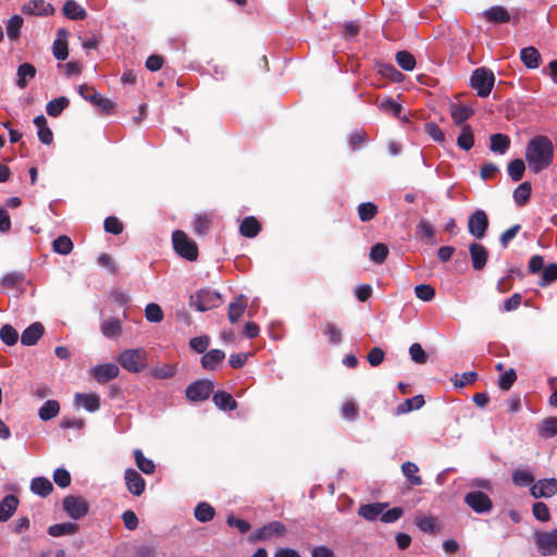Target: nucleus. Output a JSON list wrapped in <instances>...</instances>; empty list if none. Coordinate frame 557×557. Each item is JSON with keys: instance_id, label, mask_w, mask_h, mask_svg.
<instances>
[{"instance_id": "nucleus-25", "label": "nucleus", "mask_w": 557, "mask_h": 557, "mask_svg": "<svg viewBox=\"0 0 557 557\" xmlns=\"http://www.w3.org/2000/svg\"><path fill=\"white\" fill-rule=\"evenodd\" d=\"M520 59L529 69H536L541 62V54L534 47H527L520 51Z\"/></svg>"}, {"instance_id": "nucleus-41", "label": "nucleus", "mask_w": 557, "mask_h": 557, "mask_svg": "<svg viewBox=\"0 0 557 557\" xmlns=\"http://www.w3.org/2000/svg\"><path fill=\"white\" fill-rule=\"evenodd\" d=\"M23 18L20 15H13L7 23V35L9 39L16 40L20 37Z\"/></svg>"}, {"instance_id": "nucleus-24", "label": "nucleus", "mask_w": 557, "mask_h": 557, "mask_svg": "<svg viewBox=\"0 0 557 557\" xmlns=\"http://www.w3.org/2000/svg\"><path fill=\"white\" fill-rule=\"evenodd\" d=\"M212 400L218 408L225 411L235 410L237 408V403L232 397V395L223 391L216 392L213 395Z\"/></svg>"}, {"instance_id": "nucleus-44", "label": "nucleus", "mask_w": 557, "mask_h": 557, "mask_svg": "<svg viewBox=\"0 0 557 557\" xmlns=\"http://www.w3.org/2000/svg\"><path fill=\"white\" fill-rule=\"evenodd\" d=\"M90 102L95 104L102 113H110L114 108V103L110 99L102 97L98 92H92L90 96Z\"/></svg>"}, {"instance_id": "nucleus-4", "label": "nucleus", "mask_w": 557, "mask_h": 557, "mask_svg": "<svg viewBox=\"0 0 557 557\" xmlns=\"http://www.w3.org/2000/svg\"><path fill=\"white\" fill-rule=\"evenodd\" d=\"M175 251L183 258L194 261L198 257V248L194 240L183 231H175L172 235Z\"/></svg>"}, {"instance_id": "nucleus-53", "label": "nucleus", "mask_w": 557, "mask_h": 557, "mask_svg": "<svg viewBox=\"0 0 557 557\" xmlns=\"http://www.w3.org/2000/svg\"><path fill=\"white\" fill-rule=\"evenodd\" d=\"M146 319L150 322L159 323L163 320V312L159 305L148 304L145 309Z\"/></svg>"}, {"instance_id": "nucleus-55", "label": "nucleus", "mask_w": 557, "mask_h": 557, "mask_svg": "<svg viewBox=\"0 0 557 557\" xmlns=\"http://www.w3.org/2000/svg\"><path fill=\"white\" fill-rule=\"evenodd\" d=\"M424 405V399L422 396H414L412 398L406 399L404 404L398 406V412L405 413L411 411L413 409H420Z\"/></svg>"}, {"instance_id": "nucleus-52", "label": "nucleus", "mask_w": 557, "mask_h": 557, "mask_svg": "<svg viewBox=\"0 0 557 557\" xmlns=\"http://www.w3.org/2000/svg\"><path fill=\"white\" fill-rule=\"evenodd\" d=\"M416 235L419 237H424L429 243L433 244L434 228L429 221L422 219L417 225Z\"/></svg>"}, {"instance_id": "nucleus-17", "label": "nucleus", "mask_w": 557, "mask_h": 557, "mask_svg": "<svg viewBox=\"0 0 557 557\" xmlns=\"http://www.w3.org/2000/svg\"><path fill=\"white\" fill-rule=\"evenodd\" d=\"M44 325L40 322H34L26 330H24L21 336V342L25 346H33L44 335Z\"/></svg>"}, {"instance_id": "nucleus-13", "label": "nucleus", "mask_w": 557, "mask_h": 557, "mask_svg": "<svg viewBox=\"0 0 557 557\" xmlns=\"http://www.w3.org/2000/svg\"><path fill=\"white\" fill-rule=\"evenodd\" d=\"M125 483L127 490L136 495L139 496L144 493L146 487V482L143 479V476L134 469H126L124 474Z\"/></svg>"}, {"instance_id": "nucleus-8", "label": "nucleus", "mask_w": 557, "mask_h": 557, "mask_svg": "<svg viewBox=\"0 0 557 557\" xmlns=\"http://www.w3.org/2000/svg\"><path fill=\"white\" fill-rule=\"evenodd\" d=\"M487 227L488 219L483 210L479 209L469 216L468 231L475 238H483L485 236Z\"/></svg>"}, {"instance_id": "nucleus-42", "label": "nucleus", "mask_w": 557, "mask_h": 557, "mask_svg": "<svg viewBox=\"0 0 557 557\" xmlns=\"http://www.w3.org/2000/svg\"><path fill=\"white\" fill-rule=\"evenodd\" d=\"M134 457L137 467L146 474H152L154 472V463L151 459L144 456L140 449H135Z\"/></svg>"}, {"instance_id": "nucleus-45", "label": "nucleus", "mask_w": 557, "mask_h": 557, "mask_svg": "<svg viewBox=\"0 0 557 557\" xmlns=\"http://www.w3.org/2000/svg\"><path fill=\"white\" fill-rule=\"evenodd\" d=\"M211 219L208 214H198L195 216L193 228L198 235H206L210 228Z\"/></svg>"}, {"instance_id": "nucleus-63", "label": "nucleus", "mask_w": 557, "mask_h": 557, "mask_svg": "<svg viewBox=\"0 0 557 557\" xmlns=\"http://www.w3.org/2000/svg\"><path fill=\"white\" fill-rule=\"evenodd\" d=\"M341 412L343 418L350 421L355 420L358 414V408L356 403L354 400L345 401L342 406Z\"/></svg>"}, {"instance_id": "nucleus-61", "label": "nucleus", "mask_w": 557, "mask_h": 557, "mask_svg": "<svg viewBox=\"0 0 557 557\" xmlns=\"http://www.w3.org/2000/svg\"><path fill=\"white\" fill-rule=\"evenodd\" d=\"M53 481L62 488L67 487L71 484V474L64 468H58L53 473Z\"/></svg>"}, {"instance_id": "nucleus-26", "label": "nucleus", "mask_w": 557, "mask_h": 557, "mask_svg": "<svg viewBox=\"0 0 557 557\" xmlns=\"http://www.w3.org/2000/svg\"><path fill=\"white\" fill-rule=\"evenodd\" d=\"M52 490V483L47 478H34L30 482V491L41 497L48 496Z\"/></svg>"}, {"instance_id": "nucleus-58", "label": "nucleus", "mask_w": 557, "mask_h": 557, "mask_svg": "<svg viewBox=\"0 0 557 557\" xmlns=\"http://www.w3.org/2000/svg\"><path fill=\"white\" fill-rule=\"evenodd\" d=\"M517 380V374L513 369H509L505 371L498 379V386L503 391H508L515 381Z\"/></svg>"}, {"instance_id": "nucleus-37", "label": "nucleus", "mask_w": 557, "mask_h": 557, "mask_svg": "<svg viewBox=\"0 0 557 557\" xmlns=\"http://www.w3.org/2000/svg\"><path fill=\"white\" fill-rule=\"evenodd\" d=\"M101 332L106 337H115L121 334L122 326L117 319H109L101 323Z\"/></svg>"}, {"instance_id": "nucleus-43", "label": "nucleus", "mask_w": 557, "mask_h": 557, "mask_svg": "<svg viewBox=\"0 0 557 557\" xmlns=\"http://www.w3.org/2000/svg\"><path fill=\"white\" fill-rule=\"evenodd\" d=\"M403 474L410 481L412 485H421L422 479L417 475L419 471L418 466L413 462L407 461L401 466Z\"/></svg>"}, {"instance_id": "nucleus-35", "label": "nucleus", "mask_w": 557, "mask_h": 557, "mask_svg": "<svg viewBox=\"0 0 557 557\" xmlns=\"http://www.w3.org/2000/svg\"><path fill=\"white\" fill-rule=\"evenodd\" d=\"M457 145L459 148L468 151L474 145V136L471 127L469 125H463L461 128V133L457 138Z\"/></svg>"}, {"instance_id": "nucleus-27", "label": "nucleus", "mask_w": 557, "mask_h": 557, "mask_svg": "<svg viewBox=\"0 0 557 557\" xmlns=\"http://www.w3.org/2000/svg\"><path fill=\"white\" fill-rule=\"evenodd\" d=\"M77 530L78 525L73 522L57 523L48 528V534L53 537H59L75 534Z\"/></svg>"}, {"instance_id": "nucleus-28", "label": "nucleus", "mask_w": 557, "mask_h": 557, "mask_svg": "<svg viewBox=\"0 0 557 557\" xmlns=\"http://www.w3.org/2000/svg\"><path fill=\"white\" fill-rule=\"evenodd\" d=\"M484 17L488 22L493 23H506L510 21V15L508 11L499 5L492 7L488 10L484 11Z\"/></svg>"}, {"instance_id": "nucleus-20", "label": "nucleus", "mask_w": 557, "mask_h": 557, "mask_svg": "<svg viewBox=\"0 0 557 557\" xmlns=\"http://www.w3.org/2000/svg\"><path fill=\"white\" fill-rule=\"evenodd\" d=\"M18 499L14 495H7L0 503V522L8 521L16 511Z\"/></svg>"}, {"instance_id": "nucleus-11", "label": "nucleus", "mask_w": 557, "mask_h": 557, "mask_svg": "<svg viewBox=\"0 0 557 557\" xmlns=\"http://www.w3.org/2000/svg\"><path fill=\"white\" fill-rule=\"evenodd\" d=\"M465 503L475 512L485 513L492 509V500L483 492H470L465 496Z\"/></svg>"}, {"instance_id": "nucleus-47", "label": "nucleus", "mask_w": 557, "mask_h": 557, "mask_svg": "<svg viewBox=\"0 0 557 557\" xmlns=\"http://www.w3.org/2000/svg\"><path fill=\"white\" fill-rule=\"evenodd\" d=\"M531 195V184L528 182L521 183L513 191V199L517 205H524Z\"/></svg>"}, {"instance_id": "nucleus-51", "label": "nucleus", "mask_w": 557, "mask_h": 557, "mask_svg": "<svg viewBox=\"0 0 557 557\" xmlns=\"http://www.w3.org/2000/svg\"><path fill=\"white\" fill-rule=\"evenodd\" d=\"M377 213V207L372 202H363L358 207V214L361 221H370Z\"/></svg>"}, {"instance_id": "nucleus-29", "label": "nucleus", "mask_w": 557, "mask_h": 557, "mask_svg": "<svg viewBox=\"0 0 557 557\" xmlns=\"http://www.w3.org/2000/svg\"><path fill=\"white\" fill-rule=\"evenodd\" d=\"M239 232L245 237H256L260 232V224L253 216H247L239 226Z\"/></svg>"}, {"instance_id": "nucleus-30", "label": "nucleus", "mask_w": 557, "mask_h": 557, "mask_svg": "<svg viewBox=\"0 0 557 557\" xmlns=\"http://www.w3.org/2000/svg\"><path fill=\"white\" fill-rule=\"evenodd\" d=\"M510 145V139L507 135L504 134H494L491 136V146L490 149L499 154H504Z\"/></svg>"}, {"instance_id": "nucleus-50", "label": "nucleus", "mask_w": 557, "mask_h": 557, "mask_svg": "<svg viewBox=\"0 0 557 557\" xmlns=\"http://www.w3.org/2000/svg\"><path fill=\"white\" fill-rule=\"evenodd\" d=\"M387 255V246L381 243L375 244L370 250V259L377 264H382L386 260Z\"/></svg>"}, {"instance_id": "nucleus-6", "label": "nucleus", "mask_w": 557, "mask_h": 557, "mask_svg": "<svg viewBox=\"0 0 557 557\" xmlns=\"http://www.w3.org/2000/svg\"><path fill=\"white\" fill-rule=\"evenodd\" d=\"M219 304L220 295L210 289H202L190 296V305L201 312L215 308Z\"/></svg>"}, {"instance_id": "nucleus-49", "label": "nucleus", "mask_w": 557, "mask_h": 557, "mask_svg": "<svg viewBox=\"0 0 557 557\" xmlns=\"http://www.w3.org/2000/svg\"><path fill=\"white\" fill-rule=\"evenodd\" d=\"M525 164L521 159H515L508 164V174L512 181L518 182L522 178Z\"/></svg>"}, {"instance_id": "nucleus-32", "label": "nucleus", "mask_w": 557, "mask_h": 557, "mask_svg": "<svg viewBox=\"0 0 557 557\" xmlns=\"http://www.w3.org/2000/svg\"><path fill=\"white\" fill-rule=\"evenodd\" d=\"M225 358L224 351L220 349H212L201 358V364L205 369H214Z\"/></svg>"}, {"instance_id": "nucleus-21", "label": "nucleus", "mask_w": 557, "mask_h": 557, "mask_svg": "<svg viewBox=\"0 0 557 557\" xmlns=\"http://www.w3.org/2000/svg\"><path fill=\"white\" fill-rule=\"evenodd\" d=\"M247 308V298L244 295H239L235 301L228 305V319L232 323H236L244 314Z\"/></svg>"}, {"instance_id": "nucleus-12", "label": "nucleus", "mask_w": 557, "mask_h": 557, "mask_svg": "<svg viewBox=\"0 0 557 557\" xmlns=\"http://www.w3.org/2000/svg\"><path fill=\"white\" fill-rule=\"evenodd\" d=\"M530 493L534 498H548L557 494V480L543 479L534 482L530 488Z\"/></svg>"}, {"instance_id": "nucleus-39", "label": "nucleus", "mask_w": 557, "mask_h": 557, "mask_svg": "<svg viewBox=\"0 0 557 557\" xmlns=\"http://www.w3.org/2000/svg\"><path fill=\"white\" fill-rule=\"evenodd\" d=\"M214 508L208 503H200L195 508V518L200 522L211 521L214 517Z\"/></svg>"}, {"instance_id": "nucleus-34", "label": "nucleus", "mask_w": 557, "mask_h": 557, "mask_svg": "<svg viewBox=\"0 0 557 557\" xmlns=\"http://www.w3.org/2000/svg\"><path fill=\"white\" fill-rule=\"evenodd\" d=\"M65 35L63 29H59L58 38L53 42V55L57 60H65L69 55L67 44L62 36Z\"/></svg>"}, {"instance_id": "nucleus-22", "label": "nucleus", "mask_w": 557, "mask_h": 557, "mask_svg": "<svg viewBox=\"0 0 557 557\" xmlns=\"http://www.w3.org/2000/svg\"><path fill=\"white\" fill-rule=\"evenodd\" d=\"M34 124L36 125L38 132L39 140L45 145H50L53 141L52 131L47 125V120L44 115H38L34 119Z\"/></svg>"}, {"instance_id": "nucleus-3", "label": "nucleus", "mask_w": 557, "mask_h": 557, "mask_svg": "<svg viewBox=\"0 0 557 557\" xmlns=\"http://www.w3.org/2000/svg\"><path fill=\"white\" fill-rule=\"evenodd\" d=\"M495 76L491 70L480 67L473 71L470 77V86L478 91V96L487 97L494 86Z\"/></svg>"}, {"instance_id": "nucleus-54", "label": "nucleus", "mask_w": 557, "mask_h": 557, "mask_svg": "<svg viewBox=\"0 0 557 557\" xmlns=\"http://www.w3.org/2000/svg\"><path fill=\"white\" fill-rule=\"evenodd\" d=\"M0 338L9 346L16 344L18 339L17 332L9 324H5L0 330Z\"/></svg>"}, {"instance_id": "nucleus-18", "label": "nucleus", "mask_w": 557, "mask_h": 557, "mask_svg": "<svg viewBox=\"0 0 557 557\" xmlns=\"http://www.w3.org/2000/svg\"><path fill=\"white\" fill-rule=\"evenodd\" d=\"M449 113L456 125L463 126V123L472 116L474 111L469 106L451 103L449 107Z\"/></svg>"}, {"instance_id": "nucleus-60", "label": "nucleus", "mask_w": 557, "mask_h": 557, "mask_svg": "<svg viewBox=\"0 0 557 557\" xmlns=\"http://www.w3.org/2000/svg\"><path fill=\"white\" fill-rule=\"evenodd\" d=\"M557 434V418H548L542 422L541 435L552 437Z\"/></svg>"}, {"instance_id": "nucleus-23", "label": "nucleus", "mask_w": 557, "mask_h": 557, "mask_svg": "<svg viewBox=\"0 0 557 557\" xmlns=\"http://www.w3.org/2000/svg\"><path fill=\"white\" fill-rule=\"evenodd\" d=\"M384 508L385 504L382 503L367 504L359 507L358 515L368 521H374L379 517L381 518V513Z\"/></svg>"}, {"instance_id": "nucleus-56", "label": "nucleus", "mask_w": 557, "mask_h": 557, "mask_svg": "<svg viewBox=\"0 0 557 557\" xmlns=\"http://www.w3.org/2000/svg\"><path fill=\"white\" fill-rule=\"evenodd\" d=\"M417 298L423 301H431L435 297V289L428 284H420L414 287Z\"/></svg>"}, {"instance_id": "nucleus-36", "label": "nucleus", "mask_w": 557, "mask_h": 557, "mask_svg": "<svg viewBox=\"0 0 557 557\" xmlns=\"http://www.w3.org/2000/svg\"><path fill=\"white\" fill-rule=\"evenodd\" d=\"M60 411V406L57 400H47L39 409L38 416L41 420L48 421L54 418Z\"/></svg>"}, {"instance_id": "nucleus-62", "label": "nucleus", "mask_w": 557, "mask_h": 557, "mask_svg": "<svg viewBox=\"0 0 557 557\" xmlns=\"http://www.w3.org/2000/svg\"><path fill=\"white\" fill-rule=\"evenodd\" d=\"M379 72L394 82H400L404 75L393 64H382Z\"/></svg>"}, {"instance_id": "nucleus-19", "label": "nucleus", "mask_w": 557, "mask_h": 557, "mask_svg": "<svg viewBox=\"0 0 557 557\" xmlns=\"http://www.w3.org/2000/svg\"><path fill=\"white\" fill-rule=\"evenodd\" d=\"M74 403L77 406L84 407L89 412H95L100 408V398L97 394L94 393H76L74 396Z\"/></svg>"}, {"instance_id": "nucleus-2", "label": "nucleus", "mask_w": 557, "mask_h": 557, "mask_svg": "<svg viewBox=\"0 0 557 557\" xmlns=\"http://www.w3.org/2000/svg\"><path fill=\"white\" fill-rule=\"evenodd\" d=\"M117 361L128 372L138 373L147 367V352L143 348L125 349L119 355Z\"/></svg>"}, {"instance_id": "nucleus-64", "label": "nucleus", "mask_w": 557, "mask_h": 557, "mask_svg": "<svg viewBox=\"0 0 557 557\" xmlns=\"http://www.w3.org/2000/svg\"><path fill=\"white\" fill-rule=\"evenodd\" d=\"M557 280V264L552 263L543 269L542 285H547Z\"/></svg>"}, {"instance_id": "nucleus-33", "label": "nucleus", "mask_w": 557, "mask_h": 557, "mask_svg": "<svg viewBox=\"0 0 557 557\" xmlns=\"http://www.w3.org/2000/svg\"><path fill=\"white\" fill-rule=\"evenodd\" d=\"M63 12L71 20H84L86 17V11L74 0L65 2Z\"/></svg>"}, {"instance_id": "nucleus-31", "label": "nucleus", "mask_w": 557, "mask_h": 557, "mask_svg": "<svg viewBox=\"0 0 557 557\" xmlns=\"http://www.w3.org/2000/svg\"><path fill=\"white\" fill-rule=\"evenodd\" d=\"M36 75V69L29 63H23L17 69V82L16 85L20 88H25L28 79H33Z\"/></svg>"}, {"instance_id": "nucleus-38", "label": "nucleus", "mask_w": 557, "mask_h": 557, "mask_svg": "<svg viewBox=\"0 0 557 557\" xmlns=\"http://www.w3.org/2000/svg\"><path fill=\"white\" fill-rule=\"evenodd\" d=\"M52 247L54 252L66 256L73 250V243L69 236L61 235L53 240Z\"/></svg>"}, {"instance_id": "nucleus-15", "label": "nucleus", "mask_w": 557, "mask_h": 557, "mask_svg": "<svg viewBox=\"0 0 557 557\" xmlns=\"http://www.w3.org/2000/svg\"><path fill=\"white\" fill-rule=\"evenodd\" d=\"M469 252L471 257L472 267L474 270H482L487 261L488 251L486 248L478 243H472L469 246Z\"/></svg>"}, {"instance_id": "nucleus-59", "label": "nucleus", "mask_w": 557, "mask_h": 557, "mask_svg": "<svg viewBox=\"0 0 557 557\" xmlns=\"http://www.w3.org/2000/svg\"><path fill=\"white\" fill-rule=\"evenodd\" d=\"M409 355H410L411 359L416 363H419V364H423L428 360L426 352L424 351L422 346L418 343H414L409 347Z\"/></svg>"}, {"instance_id": "nucleus-1", "label": "nucleus", "mask_w": 557, "mask_h": 557, "mask_svg": "<svg viewBox=\"0 0 557 557\" xmlns=\"http://www.w3.org/2000/svg\"><path fill=\"white\" fill-rule=\"evenodd\" d=\"M553 153L552 141L545 136H535L525 149L529 169L534 173L547 169L552 164Z\"/></svg>"}, {"instance_id": "nucleus-46", "label": "nucleus", "mask_w": 557, "mask_h": 557, "mask_svg": "<svg viewBox=\"0 0 557 557\" xmlns=\"http://www.w3.org/2000/svg\"><path fill=\"white\" fill-rule=\"evenodd\" d=\"M512 481L518 486H532L534 484V476L528 470H516L512 473Z\"/></svg>"}, {"instance_id": "nucleus-14", "label": "nucleus", "mask_w": 557, "mask_h": 557, "mask_svg": "<svg viewBox=\"0 0 557 557\" xmlns=\"http://www.w3.org/2000/svg\"><path fill=\"white\" fill-rule=\"evenodd\" d=\"M92 376L99 383H106L119 375V367L114 363L97 364L91 370Z\"/></svg>"}, {"instance_id": "nucleus-48", "label": "nucleus", "mask_w": 557, "mask_h": 557, "mask_svg": "<svg viewBox=\"0 0 557 557\" xmlns=\"http://www.w3.org/2000/svg\"><path fill=\"white\" fill-rule=\"evenodd\" d=\"M396 62L405 71H412L416 66V59L408 51L397 52Z\"/></svg>"}, {"instance_id": "nucleus-40", "label": "nucleus", "mask_w": 557, "mask_h": 557, "mask_svg": "<svg viewBox=\"0 0 557 557\" xmlns=\"http://www.w3.org/2000/svg\"><path fill=\"white\" fill-rule=\"evenodd\" d=\"M70 101L66 97L53 99L47 103L46 110L50 116L57 117L69 106Z\"/></svg>"}, {"instance_id": "nucleus-9", "label": "nucleus", "mask_w": 557, "mask_h": 557, "mask_svg": "<svg viewBox=\"0 0 557 557\" xmlns=\"http://www.w3.org/2000/svg\"><path fill=\"white\" fill-rule=\"evenodd\" d=\"M287 532L286 527L280 521H272L262 528L258 529L250 541H268L274 536H284Z\"/></svg>"}, {"instance_id": "nucleus-5", "label": "nucleus", "mask_w": 557, "mask_h": 557, "mask_svg": "<svg viewBox=\"0 0 557 557\" xmlns=\"http://www.w3.org/2000/svg\"><path fill=\"white\" fill-rule=\"evenodd\" d=\"M533 539L542 556H550L557 553V528L550 531H534Z\"/></svg>"}, {"instance_id": "nucleus-10", "label": "nucleus", "mask_w": 557, "mask_h": 557, "mask_svg": "<svg viewBox=\"0 0 557 557\" xmlns=\"http://www.w3.org/2000/svg\"><path fill=\"white\" fill-rule=\"evenodd\" d=\"M213 387V383L209 380L197 381L186 388V396L191 401H201L210 396Z\"/></svg>"}, {"instance_id": "nucleus-7", "label": "nucleus", "mask_w": 557, "mask_h": 557, "mask_svg": "<svg viewBox=\"0 0 557 557\" xmlns=\"http://www.w3.org/2000/svg\"><path fill=\"white\" fill-rule=\"evenodd\" d=\"M62 506L67 516L75 520L86 516L89 510L88 502L81 496H66Z\"/></svg>"}, {"instance_id": "nucleus-57", "label": "nucleus", "mask_w": 557, "mask_h": 557, "mask_svg": "<svg viewBox=\"0 0 557 557\" xmlns=\"http://www.w3.org/2000/svg\"><path fill=\"white\" fill-rule=\"evenodd\" d=\"M324 334L331 344L337 345L342 342V330L333 323H326Z\"/></svg>"}, {"instance_id": "nucleus-16", "label": "nucleus", "mask_w": 557, "mask_h": 557, "mask_svg": "<svg viewBox=\"0 0 557 557\" xmlns=\"http://www.w3.org/2000/svg\"><path fill=\"white\" fill-rule=\"evenodd\" d=\"M22 12L29 15H48L53 12V8L44 0H32L22 7Z\"/></svg>"}]
</instances>
